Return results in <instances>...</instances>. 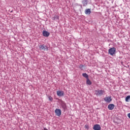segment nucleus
I'll return each mask as SVG.
<instances>
[{
    "label": "nucleus",
    "instance_id": "nucleus-19",
    "mask_svg": "<svg viewBox=\"0 0 130 130\" xmlns=\"http://www.w3.org/2000/svg\"><path fill=\"white\" fill-rule=\"evenodd\" d=\"M55 19H56V16L53 17V20H55Z\"/></svg>",
    "mask_w": 130,
    "mask_h": 130
},
{
    "label": "nucleus",
    "instance_id": "nucleus-3",
    "mask_svg": "<svg viewBox=\"0 0 130 130\" xmlns=\"http://www.w3.org/2000/svg\"><path fill=\"white\" fill-rule=\"evenodd\" d=\"M55 113L57 116H60L61 115V110L60 109H56L55 110Z\"/></svg>",
    "mask_w": 130,
    "mask_h": 130
},
{
    "label": "nucleus",
    "instance_id": "nucleus-7",
    "mask_svg": "<svg viewBox=\"0 0 130 130\" xmlns=\"http://www.w3.org/2000/svg\"><path fill=\"white\" fill-rule=\"evenodd\" d=\"M114 106H115L113 104H111L108 106V108L109 110H113L114 108Z\"/></svg>",
    "mask_w": 130,
    "mask_h": 130
},
{
    "label": "nucleus",
    "instance_id": "nucleus-5",
    "mask_svg": "<svg viewBox=\"0 0 130 130\" xmlns=\"http://www.w3.org/2000/svg\"><path fill=\"white\" fill-rule=\"evenodd\" d=\"M104 93V91L103 90H95V94L96 96H99L100 95H102Z\"/></svg>",
    "mask_w": 130,
    "mask_h": 130
},
{
    "label": "nucleus",
    "instance_id": "nucleus-10",
    "mask_svg": "<svg viewBox=\"0 0 130 130\" xmlns=\"http://www.w3.org/2000/svg\"><path fill=\"white\" fill-rule=\"evenodd\" d=\"M86 15H90L91 14V9H87L85 10Z\"/></svg>",
    "mask_w": 130,
    "mask_h": 130
},
{
    "label": "nucleus",
    "instance_id": "nucleus-20",
    "mask_svg": "<svg viewBox=\"0 0 130 130\" xmlns=\"http://www.w3.org/2000/svg\"><path fill=\"white\" fill-rule=\"evenodd\" d=\"M22 1H25V0H22Z\"/></svg>",
    "mask_w": 130,
    "mask_h": 130
},
{
    "label": "nucleus",
    "instance_id": "nucleus-11",
    "mask_svg": "<svg viewBox=\"0 0 130 130\" xmlns=\"http://www.w3.org/2000/svg\"><path fill=\"white\" fill-rule=\"evenodd\" d=\"M86 84L87 85H89V86L92 85V82H91V81H90V79H89V78H87L86 79Z\"/></svg>",
    "mask_w": 130,
    "mask_h": 130
},
{
    "label": "nucleus",
    "instance_id": "nucleus-8",
    "mask_svg": "<svg viewBox=\"0 0 130 130\" xmlns=\"http://www.w3.org/2000/svg\"><path fill=\"white\" fill-rule=\"evenodd\" d=\"M57 96H63L64 95V92L63 91H57Z\"/></svg>",
    "mask_w": 130,
    "mask_h": 130
},
{
    "label": "nucleus",
    "instance_id": "nucleus-13",
    "mask_svg": "<svg viewBox=\"0 0 130 130\" xmlns=\"http://www.w3.org/2000/svg\"><path fill=\"white\" fill-rule=\"evenodd\" d=\"M83 77H84V78H86V79H89V76L88 75V74H87V73H83L82 74Z\"/></svg>",
    "mask_w": 130,
    "mask_h": 130
},
{
    "label": "nucleus",
    "instance_id": "nucleus-14",
    "mask_svg": "<svg viewBox=\"0 0 130 130\" xmlns=\"http://www.w3.org/2000/svg\"><path fill=\"white\" fill-rule=\"evenodd\" d=\"M130 99V95H127L126 98H125V101L126 102H128V100H129Z\"/></svg>",
    "mask_w": 130,
    "mask_h": 130
},
{
    "label": "nucleus",
    "instance_id": "nucleus-6",
    "mask_svg": "<svg viewBox=\"0 0 130 130\" xmlns=\"http://www.w3.org/2000/svg\"><path fill=\"white\" fill-rule=\"evenodd\" d=\"M49 35H50L49 32L46 30H44L43 31V35L45 37H48V36H49Z\"/></svg>",
    "mask_w": 130,
    "mask_h": 130
},
{
    "label": "nucleus",
    "instance_id": "nucleus-9",
    "mask_svg": "<svg viewBox=\"0 0 130 130\" xmlns=\"http://www.w3.org/2000/svg\"><path fill=\"white\" fill-rule=\"evenodd\" d=\"M61 106L63 109L66 110L67 108V104L65 103H62L61 104Z\"/></svg>",
    "mask_w": 130,
    "mask_h": 130
},
{
    "label": "nucleus",
    "instance_id": "nucleus-17",
    "mask_svg": "<svg viewBox=\"0 0 130 130\" xmlns=\"http://www.w3.org/2000/svg\"><path fill=\"white\" fill-rule=\"evenodd\" d=\"M79 68H80V69H83V68H84V65L81 64V65L79 66Z\"/></svg>",
    "mask_w": 130,
    "mask_h": 130
},
{
    "label": "nucleus",
    "instance_id": "nucleus-16",
    "mask_svg": "<svg viewBox=\"0 0 130 130\" xmlns=\"http://www.w3.org/2000/svg\"><path fill=\"white\" fill-rule=\"evenodd\" d=\"M49 100L50 101H52L53 100V99L51 96H49Z\"/></svg>",
    "mask_w": 130,
    "mask_h": 130
},
{
    "label": "nucleus",
    "instance_id": "nucleus-2",
    "mask_svg": "<svg viewBox=\"0 0 130 130\" xmlns=\"http://www.w3.org/2000/svg\"><path fill=\"white\" fill-rule=\"evenodd\" d=\"M104 100L107 103H110L112 101V99L111 98V96H106L104 99Z\"/></svg>",
    "mask_w": 130,
    "mask_h": 130
},
{
    "label": "nucleus",
    "instance_id": "nucleus-12",
    "mask_svg": "<svg viewBox=\"0 0 130 130\" xmlns=\"http://www.w3.org/2000/svg\"><path fill=\"white\" fill-rule=\"evenodd\" d=\"M45 47H46V46H45L44 45H42L40 46V49L41 50H45Z\"/></svg>",
    "mask_w": 130,
    "mask_h": 130
},
{
    "label": "nucleus",
    "instance_id": "nucleus-1",
    "mask_svg": "<svg viewBox=\"0 0 130 130\" xmlns=\"http://www.w3.org/2000/svg\"><path fill=\"white\" fill-rule=\"evenodd\" d=\"M108 52L110 55H114L116 52V49L115 47L111 48L109 49Z\"/></svg>",
    "mask_w": 130,
    "mask_h": 130
},
{
    "label": "nucleus",
    "instance_id": "nucleus-4",
    "mask_svg": "<svg viewBox=\"0 0 130 130\" xmlns=\"http://www.w3.org/2000/svg\"><path fill=\"white\" fill-rule=\"evenodd\" d=\"M93 130H101V126L98 124H95L93 127Z\"/></svg>",
    "mask_w": 130,
    "mask_h": 130
},
{
    "label": "nucleus",
    "instance_id": "nucleus-18",
    "mask_svg": "<svg viewBox=\"0 0 130 130\" xmlns=\"http://www.w3.org/2000/svg\"><path fill=\"white\" fill-rule=\"evenodd\" d=\"M127 116H128V117L130 119V113H128V114H127Z\"/></svg>",
    "mask_w": 130,
    "mask_h": 130
},
{
    "label": "nucleus",
    "instance_id": "nucleus-15",
    "mask_svg": "<svg viewBox=\"0 0 130 130\" xmlns=\"http://www.w3.org/2000/svg\"><path fill=\"white\" fill-rule=\"evenodd\" d=\"M84 127H85L86 129H89V125L86 124V125H85Z\"/></svg>",
    "mask_w": 130,
    "mask_h": 130
}]
</instances>
